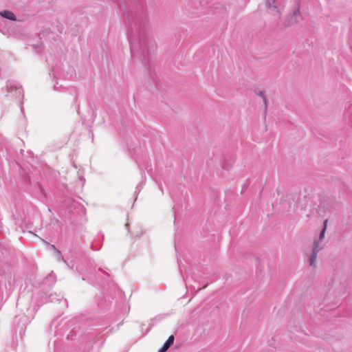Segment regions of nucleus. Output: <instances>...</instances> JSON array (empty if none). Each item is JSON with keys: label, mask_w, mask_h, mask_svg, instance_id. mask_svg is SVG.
<instances>
[{"label": "nucleus", "mask_w": 352, "mask_h": 352, "mask_svg": "<svg viewBox=\"0 0 352 352\" xmlns=\"http://www.w3.org/2000/svg\"><path fill=\"white\" fill-rule=\"evenodd\" d=\"M277 0H265V6L267 10L270 11V13L274 16H277L278 18L280 17L281 13L278 8Z\"/></svg>", "instance_id": "4"}, {"label": "nucleus", "mask_w": 352, "mask_h": 352, "mask_svg": "<svg viewBox=\"0 0 352 352\" xmlns=\"http://www.w3.org/2000/svg\"><path fill=\"white\" fill-rule=\"evenodd\" d=\"M256 94L258 96H261L263 98V102H264V105H265V111H267V98H266V96L265 95V92L263 91H260L258 93H256Z\"/></svg>", "instance_id": "10"}, {"label": "nucleus", "mask_w": 352, "mask_h": 352, "mask_svg": "<svg viewBox=\"0 0 352 352\" xmlns=\"http://www.w3.org/2000/svg\"><path fill=\"white\" fill-rule=\"evenodd\" d=\"M320 241H315L313 244L312 251L319 252V251L322 249V248L320 247L319 243Z\"/></svg>", "instance_id": "12"}, {"label": "nucleus", "mask_w": 352, "mask_h": 352, "mask_svg": "<svg viewBox=\"0 0 352 352\" xmlns=\"http://www.w3.org/2000/svg\"><path fill=\"white\" fill-rule=\"evenodd\" d=\"M301 19V15L300 9L298 8L297 10L294 11L292 15H290L284 23V26L288 28L292 25L298 23Z\"/></svg>", "instance_id": "5"}, {"label": "nucleus", "mask_w": 352, "mask_h": 352, "mask_svg": "<svg viewBox=\"0 0 352 352\" xmlns=\"http://www.w3.org/2000/svg\"><path fill=\"white\" fill-rule=\"evenodd\" d=\"M43 243L47 245H50L52 249H53L56 253V256L58 257V258H60L61 260H63L64 262H65V261L64 260V258L63 257V256L61 255V252L56 249V248L55 247L54 245H50L48 242H47L45 240H43Z\"/></svg>", "instance_id": "9"}, {"label": "nucleus", "mask_w": 352, "mask_h": 352, "mask_svg": "<svg viewBox=\"0 0 352 352\" xmlns=\"http://www.w3.org/2000/svg\"><path fill=\"white\" fill-rule=\"evenodd\" d=\"M0 15L5 19H8L11 21H16V16L11 11L7 10H3L0 12Z\"/></svg>", "instance_id": "8"}, {"label": "nucleus", "mask_w": 352, "mask_h": 352, "mask_svg": "<svg viewBox=\"0 0 352 352\" xmlns=\"http://www.w3.org/2000/svg\"><path fill=\"white\" fill-rule=\"evenodd\" d=\"M318 253V252H314L311 250V253L307 254V257H308L307 261H308L309 265L311 266L312 267H316V260Z\"/></svg>", "instance_id": "7"}, {"label": "nucleus", "mask_w": 352, "mask_h": 352, "mask_svg": "<svg viewBox=\"0 0 352 352\" xmlns=\"http://www.w3.org/2000/svg\"><path fill=\"white\" fill-rule=\"evenodd\" d=\"M129 41L132 57L140 58L145 65L148 56L156 49V44L148 33L147 19L141 10L127 13Z\"/></svg>", "instance_id": "1"}, {"label": "nucleus", "mask_w": 352, "mask_h": 352, "mask_svg": "<svg viewBox=\"0 0 352 352\" xmlns=\"http://www.w3.org/2000/svg\"><path fill=\"white\" fill-rule=\"evenodd\" d=\"M175 337L171 335L168 337V340L165 342L161 349H159L158 352H166L169 348L173 344Z\"/></svg>", "instance_id": "6"}, {"label": "nucleus", "mask_w": 352, "mask_h": 352, "mask_svg": "<svg viewBox=\"0 0 352 352\" xmlns=\"http://www.w3.org/2000/svg\"><path fill=\"white\" fill-rule=\"evenodd\" d=\"M6 90L8 95L9 94H12V97H21L23 98V91L22 89V87L14 80H8L6 82Z\"/></svg>", "instance_id": "2"}, {"label": "nucleus", "mask_w": 352, "mask_h": 352, "mask_svg": "<svg viewBox=\"0 0 352 352\" xmlns=\"http://www.w3.org/2000/svg\"><path fill=\"white\" fill-rule=\"evenodd\" d=\"M333 207V202L331 197H324L320 200V204L317 208V213L324 217L327 212H329L331 208Z\"/></svg>", "instance_id": "3"}, {"label": "nucleus", "mask_w": 352, "mask_h": 352, "mask_svg": "<svg viewBox=\"0 0 352 352\" xmlns=\"http://www.w3.org/2000/svg\"><path fill=\"white\" fill-rule=\"evenodd\" d=\"M327 219L324 220V226H323V228L322 229L320 233V236H319V241H322L324 238V234H325V232H326V229H327Z\"/></svg>", "instance_id": "11"}]
</instances>
